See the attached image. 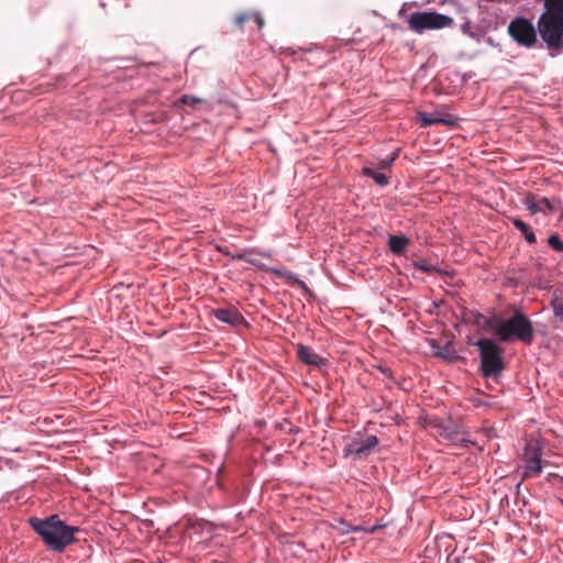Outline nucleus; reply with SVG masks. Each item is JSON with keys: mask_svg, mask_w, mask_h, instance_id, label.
Masks as SVG:
<instances>
[{"mask_svg": "<svg viewBox=\"0 0 563 563\" xmlns=\"http://www.w3.org/2000/svg\"><path fill=\"white\" fill-rule=\"evenodd\" d=\"M551 306L553 308L554 314L561 319H563V299L559 297H554L551 300Z\"/></svg>", "mask_w": 563, "mask_h": 563, "instance_id": "f3484780", "label": "nucleus"}, {"mask_svg": "<svg viewBox=\"0 0 563 563\" xmlns=\"http://www.w3.org/2000/svg\"><path fill=\"white\" fill-rule=\"evenodd\" d=\"M297 356L302 363L313 366H322L327 362L325 358L317 354L310 346L303 344L297 345Z\"/></svg>", "mask_w": 563, "mask_h": 563, "instance_id": "9b49d317", "label": "nucleus"}, {"mask_svg": "<svg viewBox=\"0 0 563 563\" xmlns=\"http://www.w3.org/2000/svg\"><path fill=\"white\" fill-rule=\"evenodd\" d=\"M508 34L522 47L531 48L538 43V27L526 18L518 16L510 21L508 25Z\"/></svg>", "mask_w": 563, "mask_h": 563, "instance_id": "423d86ee", "label": "nucleus"}, {"mask_svg": "<svg viewBox=\"0 0 563 563\" xmlns=\"http://www.w3.org/2000/svg\"><path fill=\"white\" fill-rule=\"evenodd\" d=\"M544 11L538 19V34L551 52L563 48V0H543Z\"/></svg>", "mask_w": 563, "mask_h": 563, "instance_id": "f03ea898", "label": "nucleus"}, {"mask_svg": "<svg viewBox=\"0 0 563 563\" xmlns=\"http://www.w3.org/2000/svg\"><path fill=\"white\" fill-rule=\"evenodd\" d=\"M481 371L484 377H497L505 369L504 351L490 339L478 340Z\"/></svg>", "mask_w": 563, "mask_h": 563, "instance_id": "20e7f679", "label": "nucleus"}, {"mask_svg": "<svg viewBox=\"0 0 563 563\" xmlns=\"http://www.w3.org/2000/svg\"><path fill=\"white\" fill-rule=\"evenodd\" d=\"M253 16V13H249V12H242V13H239L235 18H234V24L236 26H239L240 29L243 27L244 23L247 22L249 20H251Z\"/></svg>", "mask_w": 563, "mask_h": 563, "instance_id": "6ab92c4d", "label": "nucleus"}, {"mask_svg": "<svg viewBox=\"0 0 563 563\" xmlns=\"http://www.w3.org/2000/svg\"><path fill=\"white\" fill-rule=\"evenodd\" d=\"M435 355L443 357L445 360H449V361H453V360L457 358V356L455 355V352L451 351L448 345L441 346V347L439 346V350L435 352Z\"/></svg>", "mask_w": 563, "mask_h": 563, "instance_id": "dca6fc26", "label": "nucleus"}, {"mask_svg": "<svg viewBox=\"0 0 563 563\" xmlns=\"http://www.w3.org/2000/svg\"><path fill=\"white\" fill-rule=\"evenodd\" d=\"M548 243H549V245H550L553 250H555V251H558V252H563V242H562V240L559 238V235L553 234V235L549 236V239H548Z\"/></svg>", "mask_w": 563, "mask_h": 563, "instance_id": "a211bd4d", "label": "nucleus"}, {"mask_svg": "<svg viewBox=\"0 0 563 563\" xmlns=\"http://www.w3.org/2000/svg\"><path fill=\"white\" fill-rule=\"evenodd\" d=\"M382 372H383L385 375L390 376V369H388V368H382Z\"/></svg>", "mask_w": 563, "mask_h": 563, "instance_id": "bb28decb", "label": "nucleus"}, {"mask_svg": "<svg viewBox=\"0 0 563 563\" xmlns=\"http://www.w3.org/2000/svg\"><path fill=\"white\" fill-rule=\"evenodd\" d=\"M512 224L516 229H518L523 234V236L528 243H530V244L536 243L537 238L527 223H525L520 219H514Z\"/></svg>", "mask_w": 563, "mask_h": 563, "instance_id": "4468645a", "label": "nucleus"}, {"mask_svg": "<svg viewBox=\"0 0 563 563\" xmlns=\"http://www.w3.org/2000/svg\"><path fill=\"white\" fill-rule=\"evenodd\" d=\"M272 272L276 275V276H285V273L280 269H272Z\"/></svg>", "mask_w": 563, "mask_h": 563, "instance_id": "393cba45", "label": "nucleus"}, {"mask_svg": "<svg viewBox=\"0 0 563 563\" xmlns=\"http://www.w3.org/2000/svg\"><path fill=\"white\" fill-rule=\"evenodd\" d=\"M523 203L533 214L538 212H553L555 210V207L552 205L550 199L545 197L539 198L533 194H528L523 199Z\"/></svg>", "mask_w": 563, "mask_h": 563, "instance_id": "9d476101", "label": "nucleus"}, {"mask_svg": "<svg viewBox=\"0 0 563 563\" xmlns=\"http://www.w3.org/2000/svg\"><path fill=\"white\" fill-rule=\"evenodd\" d=\"M398 152H399V150L395 151V152L390 155V157H389V158H387V159H383V161L379 163L378 168H379V169H386V168H388V167L393 164V162L398 157Z\"/></svg>", "mask_w": 563, "mask_h": 563, "instance_id": "aec40b11", "label": "nucleus"}, {"mask_svg": "<svg viewBox=\"0 0 563 563\" xmlns=\"http://www.w3.org/2000/svg\"><path fill=\"white\" fill-rule=\"evenodd\" d=\"M418 267L426 272H428L430 269L426 264H419Z\"/></svg>", "mask_w": 563, "mask_h": 563, "instance_id": "a878e982", "label": "nucleus"}, {"mask_svg": "<svg viewBox=\"0 0 563 563\" xmlns=\"http://www.w3.org/2000/svg\"><path fill=\"white\" fill-rule=\"evenodd\" d=\"M255 253L254 250L244 251L241 254H238L235 257L239 260H243L247 263L255 264V260L252 257V255Z\"/></svg>", "mask_w": 563, "mask_h": 563, "instance_id": "412c9836", "label": "nucleus"}, {"mask_svg": "<svg viewBox=\"0 0 563 563\" xmlns=\"http://www.w3.org/2000/svg\"><path fill=\"white\" fill-rule=\"evenodd\" d=\"M27 521L46 547L55 552H63L76 542L75 533L79 528L66 525L58 515H52L45 519L32 517Z\"/></svg>", "mask_w": 563, "mask_h": 563, "instance_id": "f257e3e1", "label": "nucleus"}, {"mask_svg": "<svg viewBox=\"0 0 563 563\" xmlns=\"http://www.w3.org/2000/svg\"><path fill=\"white\" fill-rule=\"evenodd\" d=\"M260 255L264 256V257H271V255L268 253H265V252H261L258 253Z\"/></svg>", "mask_w": 563, "mask_h": 563, "instance_id": "cd10ccee", "label": "nucleus"}, {"mask_svg": "<svg viewBox=\"0 0 563 563\" xmlns=\"http://www.w3.org/2000/svg\"><path fill=\"white\" fill-rule=\"evenodd\" d=\"M542 449L537 443L527 444L523 453V473L522 481L531 477H537L541 474L543 468L542 463Z\"/></svg>", "mask_w": 563, "mask_h": 563, "instance_id": "0eeeda50", "label": "nucleus"}, {"mask_svg": "<svg viewBox=\"0 0 563 563\" xmlns=\"http://www.w3.org/2000/svg\"><path fill=\"white\" fill-rule=\"evenodd\" d=\"M252 19L254 20V22L257 24V26L261 29L263 27L264 25V20L263 18L258 14V13H253V16Z\"/></svg>", "mask_w": 563, "mask_h": 563, "instance_id": "b1692460", "label": "nucleus"}, {"mask_svg": "<svg viewBox=\"0 0 563 563\" xmlns=\"http://www.w3.org/2000/svg\"><path fill=\"white\" fill-rule=\"evenodd\" d=\"M377 444L378 439L376 435H368L365 439H355L346 445L345 454L362 457L367 455Z\"/></svg>", "mask_w": 563, "mask_h": 563, "instance_id": "6e6552de", "label": "nucleus"}, {"mask_svg": "<svg viewBox=\"0 0 563 563\" xmlns=\"http://www.w3.org/2000/svg\"><path fill=\"white\" fill-rule=\"evenodd\" d=\"M503 320L498 318H490L485 321V328L487 329H494L496 331V327Z\"/></svg>", "mask_w": 563, "mask_h": 563, "instance_id": "4be33fe9", "label": "nucleus"}, {"mask_svg": "<svg viewBox=\"0 0 563 563\" xmlns=\"http://www.w3.org/2000/svg\"><path fill=\"white\" fill-rule=\"evenodd\" d=\"M364 175L367 177H371L375 180L376 184L379 186H386L389 183V179L386 175L375 172L374 169L369 167H365L363 169Z\"/></svg>", "mask_w": 563, "mask_h": 563, "instance_id": "2eb2a0df", "label": "nucleus"}, {"mask_svg": "<svg viewBox=\"0 0 563 563\" xmlns=\"http://www.w3.org/2000/svg\"><path fill=\"white\" fill-rule=\"evenodd\" d=\"M181 101L185 104H195V103L200 102V99H198V98H196L194 96L185 95V96H183Z\"/></svg>", "mask_w": 563, "mask_h": 563, "instance_id": "5701e85b", "label": "nucleus"}, {"mask_svg": "<svg viewBox=\"0 0 563 563\" xmlns=\"http://www.w3.org/2000/svg\"><path fill=\"white\" fill-rule=\"evenodd\" d=\"M212 314L221 322L239 325L244 322L243 316L236 309H214Z\"/></svg>", "mask_w": 563, "mask_h": 563, "instance_id": "f8f14e48", "label": "nucleus"}, {"mask_svg": "<svg viewBox=\"0 0 563 563\" xmlns=\"http://www.w3.org/2000/svg\"><path fill=\"white\" fill-rule=\"evenodd\" d=\"M409 244V240L404 235H390L388 240L389 249L395 254L402 253Z\"/></svg>", "mask_w": 563, "mask_h": 563, "instance_id": "ddd939ff", "label": "nucleus"}, {"mask_svg": "<svg viewBox=\"0 0 563 563\" xmlns=\"http://www.w3.org/2000/svg\"><path fill=\"white\" fill-rule=\"evenodd\" d=\"M417 119L420 122L421 126L427 128L433 124H443L448 126L456 125L457 119L451 114H441L439 112H434L432 114L426 112H418Z\"/></svg>", "mask_w": 563, "mask_h": 563, "instance_id": "1a4fd4ad", "label": "nucleus"}, {"mask_svg": "<svg viewBox=\"0 0 563 563\" xmlns=\"http://www.w3.org/2000/svg\"><path fill=\"white\" fill-rule=\"evenodd\" d=\"M496 335L503 342L517 339L530 344L533 340L534 331L529 318L525 313L517 311L511 318L499 322L496 327Z\"/></svg>", "mask_w": 563, "mask_h": 563, "instance_id": "7ed1b4c3", "label": "nucleus"}, {"mask_svg": "<svg viewBox=\"0 0 563 563\" xmlns=\"http://www.w3.org/2000/svg\"><path fill=\"white\" fill-rule=\"evenodd\" d=\"M408 29L422 34L428 30H441L454 24L453 18L434 11L415 12L408 18Z\"/></svg>", "mask_w": 563, "mask_h": 563, "instance_id": "39448f33", "label": "nucleus"}]
</instances>
